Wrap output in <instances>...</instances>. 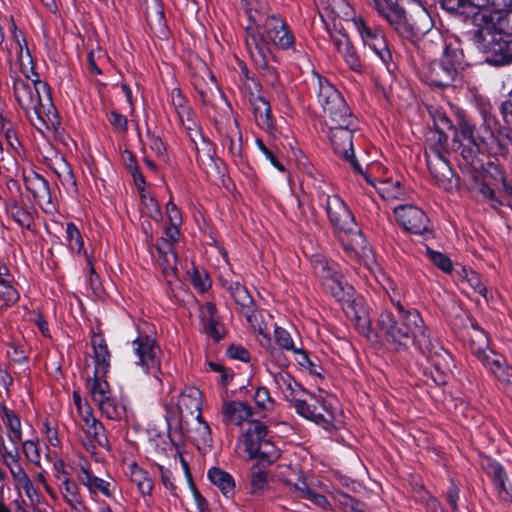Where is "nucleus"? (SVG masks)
Here are the masks:
<instances>
[{
  "mask_svg": "<svg viewBox=\"0 0 512 512\" xmlns=\"http://www.w3.org/2000/svg\"><path fill=\"white\" fill-rule=\"evenodd\" d=\"M332 43L335 49L341 54L347 65L354 71L360 72L362 64L349 37L344 33L332 35Z\"/></svg>",
  "mask_w": 512,
  "mask_h": 512,
  "instance_id": "obj_28",
  "label": "nucleus"
},
{
  "mask_svg": "<svg viewBox=\"0 0 512 512\" xmlns=\"http://www.w3.org/2000/svg\"><path fill=\"white\" fill-rule=\"evenodd\" d=\"M250 29L257 36H262L263 40L267 42L268 48L269 43H272L279 48L288 49L294 43V36L288 31L285 22L275 15L267 17L263 27L248 26L247 31Z\"/></svg>",
  "mask_w": 512,
  "mask_h": 512,
  "instance_id": "obj_13",
  "label": "nucleus"
},
{
  "mask_svg": "<svg viewBox=\"0 0 512 512\" xmlns=\"http://www.w3.org/2000/svg\"><path fill=\"white\" fill-rule=\"evenodd\" d=\"M486 369L512 393V366L506 364L502 355H492Z\"/></svg>",
  "mask_w": 512,
  "mask_h": 512,
  "instance_id": "obj_34",
  "label": "nucleus"
},
{
  "mask_svg": "<svg viewBox=\"0 0 512 512\" xmlns=\"http://www.w3.org/2000/svg\"><path fill=\"white\" fill-rule=\"evenodd\" d=\"M222 286L229 292L239 311L243 314L254 307V301L247 288L238 281L220 279Z\"/></svg>",
  "mask_w": 512,
  "mask_h": 512,
  "instance_id": "obj_30",
  "label": "nucleus"
},
{
  "mask_svg": "<svg viewBox=\"0 0 512 512\" xmlns=\"http://www.w3.org/2000/svg\"><path fill=\"white\" fill-rule=\"evenodd\" d=\"M60 492L65 502L76 512H83L85 505L82 501V497L79 494L78 485L66 478L59 486Z\"/></svg>",
  "mask_w": 512,
  "mask_h": 512,
  "instance_id": "obj_40",
  "label": "nucleus"
},
{
  "mask_svg": "<svg viewBox=\"0 0 512 512\" xmlns=\"http://www.w3.org/2000/svg\"><path fill=\"white\" fill-rule=\"evenodd\" d=\"M427 255L432 263L443 272L450 273L452 271V262L445 254L427 249Z\"/></svg>",
  "mask_w": 512,
  "mask_h": 512,
  "instance_id": "obj_54",
  "label": "nucleus"
},
{
  "mask_svg": "<svg viewBox=\"0 0 512 512\" xmlns=\"http://www.w3.org/2000/svg\"><path fill=\"white\" fill-rule=\"evenodd\" d=\"M282 480L289 488V491L296 498L304 499L309 495L308 487L303 473L297 468H289L287 474H281Z\"/></svg>",
  "mask_w": 512,
  "mask_h": 512,
  "instance_id": "obj_35",
  "label": "nucleus"
},
{
  "mask_svg": "<svg viewBox=\"0 0 512 512\" xmlns=\"http://www.w3.org/2000/svg\"><path fill=\"white\" fill-rule=\"evenodd\" d=\"M26 187L38 202L48 200L50 197L48 182L39 175L26 179Z\"/></svg>",
  "mask_w": 512,
  "mask_h": 512,
  "instance_id": "obj_46",
  "label": "nucleus"
},
{
  "mask_svg": "<svg viewBox=\"0 0 512 512\" xmlns=\"http://www.w3.org/2000/svg\"><path fill=\"white\" fill-rule=\"evenodd\" d=\"M264 463L259 461L250 468L249 486L254 495L263 494L269 487V475Z\"/></svg>",
  "mask_w": 512,
  "mask_h": 512,
  "instance_id": "obj_37",
  "label": "nucleus"
},
{
  "mask_svg": "<svg viewBox=\"0 0 512 512\" xmlns=\"http://www.w3.org/2000/svg\"><path fill=\"white\" fill-rule=\"evenodd\" d=\"M354 23L364 45L368 46L389 68L392 55L383 31L380 28L368 26L363 19H357Z\"/></svg>",
  "mask_w": 512,
  "mask_h": 512,
  "instance_id": "obj_15",
  "label": "nucleus"
},
{
  "mask_svg": "<svg viewBox=\"0 0 512 512\" xmlns=\"http://www.w3.org/2000/svg\"><path fill=\"white\" fill-rule=\"evenodd\" d=\"M10 28H11L12 38L19 48V52H18L19 62H21L23 64L24 49L25 50L28 49L26 40L23 37L22 32L20 30H18V28L12 18H11V27Z\"/></svg>",
  "mask_w": 512,
  "mask_h": 512,
  "instance_id": "obj_58",
  "label": "nucleus"
},
{
  "mask_svg": "<svg viewBox=\"0 0 512 512\" xmlns=\"http://www.w3.org/2000/svg\"><path fill=\"white\" fill-rule=\"evenodd\" d=\"M290 403L300 416L317 424L327 427L333 422V413L315 395L307 391L305 396H296Z\"/></svg>",
  "mask_w": 512,
  "mask_h": 512,
  "instance_id": "obj_12",
  "label": "nucleus"
},
{
  "mask_svg": "<svg viewBox=\"0 0 512 512\" xmlns=\"http://www.w3.org/2000/svg\"><path fill=\"white\" fill-rule=\"evenodd\" d=\"M274 339L276 344L284 350L292 351L297 346L293 341L291 334L284 328L276 326L274 329Z\"/></svg>",
  "mask_w": 512,
  "mask_h": 512,
  "instance_id": "obj_53",
  "label": "nucleus"
},
{
  "mask_svg": "<svg viewBox=\"0 0 512 512\" xmlns=\"http://www.w3.org/2000/svg\"><path fill=\"white\" fill-rule=\"evenodd\" d=\"M419 351L425 355L435 369L441 373L446 374L451 370L452 357L443 349L436 341L432 340L429 336V342L424 343L418 347Z\"/></svg>",
  "mask_w": 512,
  "mask_h": 512,
  "instance_id": "obj_22",
  "label": "nucleus"
},
{
  "mask_svg": "<svg viewBox=\"0 0 512 512\" xmlns=\"http://www.w3.org/2000/svg\"><path fill=\"white\" fill-rule=\"evenodd\" d=\"M2 421L8 429V438L13 446H18L22 438L20 419L5 406L2 407Z\"/></svg>",
  "mask_w": 512,
  "mask_h": 512,
  "instance_id": "obj_43",
  "label": "nucleus"
},
{
  "mask_svg": "<svg viewBox=\"0 0 512 512\" xmlns=\"http://www.w3.org/2000/svg\"><path fill=\"white\" fill-rule=\"evenodd\" d=\"M343 309L346 315L353 321H355L358 329L362 333H368L370 330L371 319L366 307L363 305V301L360 298L350 300L347 298L344 301Z\"/></svg>",
  "mask_w": 512,
  "mask_h": 512,
  "instance_id": "obj_29",
  "label": "nucleus"
},
{
  "mask_svg": "<svg viewBox=\"0 0 512 512\" xmlns=\"http://www.w3.org/2000/svg\"><path fill=\"white\" fill-rule=\"evenodd\" d=\"M186 129L190 131L189 136L195 145L197 160L199 162H205L206 160L212 161L214 154L212 144L203 137L201 132L196 128V125L193 127L189 124L186 126Z\"/></svg>",
  "mask_w": 512,
  "mask_h": 512,
  "instance_id": "obj_38",
  "label": "nucleus"
},
{
  "mask_svg": "<svg viewBox=\"0 0 512 512\" xmlns=\"http://www.w3.org/2000/svg\"><path fill=\"white\" fill-rule=\"evenodd\" d=\"M246 47L255 64L263 70L262 76L264 81L272 87H275L278 83V75L276 71L267 64V57L269 55L267 42L263 40L262 36H257L250 29L248 30V37H246Z\"/></svg>",
  "mask_w": 512,
  "mask_h": 512,
  "instance_id": "obj_14",
  "label": "nucleus"
},
{
  "mask_svg": "<svg viewBox=\"0 0 512 512\" xmlns=\"http://www.w3.org/2000/svg\"><path fill=\"white\" fill-rule=\"evenodd\" d=\"M272 357L277 361L279 366L271 362L266 365V370L272 379L274 392L288 402L295 399L296 396H305L306 390L284 368L287 364L285 356L273 349Z\"/></svg>",
  "mask_w": 512,
  "mask_h": 512,
  "instance_id": "obj_10",
  "label": "nucleus"
},
{
  "mask_svg": "<svg viewBox=\"0 0 512 512\" xmlns=\"http://www.w3.org/2000/svg\"><path fill=\"white\" fill-rule=\"evenodd\" d=\"M326 211L330 222L339 231L343 232L354 230V217L339 196H326Z\"/></svg>",
  "mask_w": 512,
  "mask_h": 512,
  "instance_id": "obj_19",
  "label": "nucleus"
},
{
  "mask_svg": "<svg viewBox=\"0 0 512 512\" xmlns=\"http://www.w3.org/2000/svg\"><path fill=\"white\" fill-rule=\"evenodd\" d=\"M458 275L461 280L467 282L476 293L487 299V288L483 283L481 276L477 272L462 267L458 271Z\"/></svg>",
  "mask_w": 512,
  "mask_h": 512,
  "instance_id": "obj_48",
  "label": "nucleus"
},
{
  "mask_svg": "<svg viewBox=\"0 0 512 512\" xmlns=\"http://www.w3.org/2000/svg\"><path fill=\"white\" fill-rule=\"evenodd\" d=\"M453 139L463 147L462 155L466 159H472L479 151L478 144L473 136V127L465 120H459L457 127L453 126Z\"/></svg>",
  "mask_w": 512,
  "mask_h": 512,
  "instance_id": "obj_24",
  "label": "nucleus"
},
{
  "mask_svg": "<svg viewBox=\"0 0 512 512\" xmlns=\"http://www.w3.org/2000/svg\"><path fill=\"white\" fill-rule=\"evenodd\" d=\"M14 481L24 490L26 496L32 503L40 502L38 490L35 488L26 472L21 474V476L16 477Z\"/></svg>",
  "mask_w": 512,
  "mask_h": 512,
  "instance_id": "obj_51",
  "label": "nucleus"
},
{
  "mask_svg": "<svg viewBox=\"0 0 512 512\" xmlns=\"http://www.w3.org/2000/svg\"><path fill=\"white\" fill-rule=\"evenodd\" d=\"M291 352L294 353L296 362L302 368L308 370L310 373L318 374L316 365L312 362V360L308 357L307 353L302 348L296 347Z\"/></svg>",
  "mask_w": 512,
  "mask_h": 512,
  "instance_id": "obj_57",
  "label": "nucleus"
},
{
  "mask_svg": "<svg viewBox=\"0 0 512 512\" xmlns=\"http://www.w3.org/2000/svg\"><path fill=\"white\" fill-rule=\"evenodd\" d=\"M19 299V293L14 287V277L8 267L0 262V302L11 306Z\"/></svg>",
  "mask_w": 512,
  "mask_h": 512,
  "instance_id": "obj_33",
  "label": "nucleus"
},
{
  "mask_svg": "<svg viewBox=\"0 0 512 512\" xmlns=\"http://www.w3.org/2000/svg\"><path fill=\"white\" fill-rule=\"evenodd\" d=\"M176 426L180 429L181 433L193 441L198 448L210 447L212 442L211 430L201 414L192 417L189 422H183Z\"/></svg>",
  "mask_w": 512,
  "mask_h": 512,
  "instance_id": "obj_20",
  "label": "nucleus"
},
{
  "mask_svg": "<svg viewBox=\"0 0 512 512\" xmlns=\"http://www.w3.org/2000/svg\"><path fill=\"white\" fill-rule=\"evenodd\" d=\"M66 240L71 250L80 253L83 249V239L78 228L70 222L66 226Z\"/></svg>",
  "mask_w": 512,
  "mask_h": 512,
  "instance_id": "obj_52",
  "label": "nucleus"
},
{
  "mask_svg": "<svg viewBox=\"0 0 512 512\" xmlns=\"http://www.w3.org/2000/svg\"><path fill=\"white\" fill-rule=\"evenodd\" d=\"M495 25L490 22L478 35V40L492 51V63L506 65L512 62V10L496 15Z\"/></svg>",
  "mask_w": 512,
  "mask_h": 512,
  "instance_id": "obj_5",
  "label": "nucleus"
},
{
  "mask_svg": "<svg viewBox=\"0 0 512 512\" xmlns=\"http://www.w3.org/2000/svg\"><path fill=\"white\" fill-rule=\"evenodd\" d=\"M223 420L226 424L241 425L252 415V408L242 401H226L222 405Z\"/></svg>",
  "mask_w": 512,
  "mask_h": 512,
  "instance_id": "obj_27",
  "label": "nucleus"
},
{
  "mask_svg": "<svg viewBox=\"0 0 512 512\" xmlns=\"http://www.w3.org/2000/svg\"><path fill=\"white\" fill-rule=\"evenodd\" d=\"M369 3L398 33L406 29L405 11L393 0H370Z\"/></svg>",
  "mask_w": 512,
  "mask_h": 512,
  "instance_id": "obj_21",
  "label": "nucleus"
},
{
  "mask_svg": "<svg viewBox=\"0 0 512 512\" xmlns=\"http://www.w3.org/2000/svg\"><path fill=\"white\" fill-rule=\"evenodd\" d=\"M482 465L487 474L493 479L495 486L497 487L499 497L503 501L511 502L512 488L508 482L507 474L502 465L491 459H487Z\"/></svg>",
  "mask_w": 512,
  "mask_h": 512,
  "instance_id": "obj_23",
  "label": "nucleus"
},
{
  "mask_svg": "<svg viewBox=\"0 0 512 512\" xmlns=\"http://www.w3.org/2000/svg\"><path fill=\"white\" fill-rule=\"evenodd\" d=\"M341 241L344 249L355 257H363L370 252L364 235L356 226L352 231H343Z\"/></svg>",
  "mask_w": 512,
  "mask_h": 512,
  "instance_id": "obj_32",
  "label": "nucleus"
},
{
  "mask_svg": "<svg viewBox=\"0 0 512 512\" xmlns=\"http://www.w3.org/2000/svg\"><path fill=\"white\" fill-rule=\"evenodd\" d=\"M23 453L31 463L37 466L40 465V452L38 445L34 441L27 440L23 443Z\"/></svg>",
  "mask_w": 512,
  "mask_h": 512,
  "instance_id": "obj_59",
  "label": "nucleus"
},
{
  "mask_svg": "<svg viewBox=\"0 0 512 512\" xmlns=\"http://www.w3.org/2000/svg\"><path fill=\"white\" fill-rule=\"evenodd\" d=\"M171 104L175 109V112L180 122L186 127L187 125L195 126L194 121L191 118V111L187 105V100L179 89H173L170 94Z\"/></svg>",
  "mask_w": 512,
  "mask_h": 512,
  "instance_id": "obj_42",
  "label": "nucleus"
},
{
  "mask_svg": "<svg viewBox=\"0 0 512 512\" xmlns=\"http://www.w3.org/2000/svg\"><path fill=\"white\" fill-rule=\"evenodd\" d=\"M208 478L221 490L224 496L229 498L233 495L235 482L229 473L221 470L220 468L213 467L208 471Z\"/></svg>",
  "mask_w": 512,
  "mask_h": 512,
  "instance_id": "obj_41",
  "label": "nucleus"
},
{
  "mask_svg": "<svg viewBox=\"0 0 512 512\" xmlns=\"http://www.w3.org/2000/svg\"><path fill=\"white\" fill-rule=\"evenodd\" d=\"M243 315L257 334V339L260 345L266 349L272 348V342L264 314L253 307L250 308L249 311L244 312Z\"/></svg>",
  "mask_w": 512,
  "mask_h": 512,
  "instance_id": "obj_31",
  "label": "nucleus"
},
{
  "mask_svg": "<svg viewBox=\"0 0 512 512\" xmlns=\"http://www.w3.org/2000/svg\"><path fill=\"white\" fill-rule=\"evenodd\" d=\"M14 95L26 116L38 130H57L60 119L53 105L46 82L32 79V82L16 78L13 83Z\"/></svg>",
  "mask_w": 512,
  "mask_h": 512,
  "instance_id": "obj_3",
  "label": "nucleus"
},
{
  "mask_svg": "<svg viewBox=\"0 0 512 512\" xmlns=\"http://www.w3.org/2000/svg\"><path fill=\"white\" fill-rule=\"evenodd\" d=\"M224 145L228 147L229 152L233 156H239L241 154V133L237 126L231 130V133L224 140Z\"/></svg>",
  "mask_w": 512,
  "mask_h": 512,
  "instance_id": "obj_55",
  "label": "nucleus"
},
{
  "mask_svg": "<svg viewBox=\"0 0 512 512\" xmlns=\"http://www.w3.org/2000/svg\"><path fill=\"white\" fill-rule=\"evenodd\" d=\"M203 323L206 326L207 333L215 340H219L222 337V329L217 317H210L203 321Z\"/></svg>",
  "mask_w": 512,
  "mask_h": 512,
  "instance_id": "obj_64",
  "label": "nucleus"
},
{
  "mask_svg": "<svg viewBox=\"0 0 512 512\" xmlns=\"http://www.w3.org/2000/svg\"><path fill=\"white\" fill-rule=\"evenodd\" d=\"M80 481L87 487L90 493L95 494L98 491L106 497H112L111 484L104 479L92 475L88 470L82 469Z\"/></svg>",
  "mask_w": 512,
  "mask_h": 512,
  "instance_id": "obj_45",
  "label": "nucleus"
},
{
  "mask_svg": "<svg viewBox=\"0 0 512 512\" xmlns=\"http://www.w3.org/2000/svg\"><path fill=\"white\" fill-rule=\"evenodd\" d=\"M388 290L389 298L392 304L397 308L398 317L389 310H383L377 321L378 328L385 334L387 340L405 350L410 345L419 347L429 342V332L422 316L416 309H406L396 295V287L391 282Z\"/></svg>",
  "mask_w": 512,
  "mask_h": 512,
  "instance_id": "obj_2",
  "label": "nucleus"
},
{
  "mask_svg": "<svg viewBox=\"0 0 512 512\" xmlns=\"http://www.w3.org/2000/svg\"><path fill=\"white\" fill-rule=\"evenodd\" d=\"M179 225L180 224L170 223V225L165 228L164 237L158 240L156 244V250L159 254L158 262L166 276H174L176 273L177 257L172 246L179 239Z\"/></svg>",
  "mask_w": 512,
  "mask_h": 512,
  "instance_id": "obj_16",
  "label": "nucleus"
},
{
  "mask_svg": "<svg viewBox=\"0 0 512 512\" xmlns=\"http://www.w3.org/2000/svg\"><path fill=\"white\" fill-rule=\"evenodd\" d=\"M12 217L13 219L22 227L29 228L32 225L33 219L30 215V213L26 210H24L21 207H14L12 209Z\"/></svg>",
  "mask_w": 512,
  "mask_h": 512,
  "instance_id": "obj_61",
  "label": "nucleus"
},
{
  "mask_svg": "<svg viewBox=\"0 0 512 512\" xmlns=\"http://www.w3.org/2000/svg\"><path fill=\"white\" fill-rule=\"evenodd\" d=\"M399 224L414 234L428 232V218L423 210L413 205H402L394 209Z\"/></svg>",
  "mask_w": 512,
  "mask_h": 512,
  "instance_id": "obj_18",
  "label": "nucleus"
},
{
  "mask_svg": "<svg viewBox=\"0 0 512 512\" xmlns=\"http://www.w3.org/2000/svg\"><path fill=\"white\" fill-rule=\"evenodd\" d=\"M129 475L131 481L137 486L139 492L144 495H150L153 490V481L148 472L139 467L136 463L129 465Z\"/></svg>",
  "mask_w": 512,
  "mask_h": 512,
  "instance_id": "obj_44",
  "label": "nucleus"
},
{
  "mask_svg": "<svg viewBox=\"0 0 512 512\" xmlns=\"http://www.w3.org/2000/svg\"><path fill=\"white\" fill-rule=\"evenodd\" d=\"M2 459H3L4 464L9 469L10 474L13 479H15L16 477L21 476V474L25 473L24 469L22 468V466L19 462L20 456L18 453L17 446H14L13 449H8L7 447H4Z\"/></svg>",
  "mask_w": 512,
  "mask_h": 512,
  "instance_id": "obj_47",
  "label": "nucleus"
},
{
  "mask_svg": "<svg viewBox=\"0 0 512 512\" xmlns=\"http://www.w3.org/2000/svg\"><path fill=\"white\" fill-rule=\"evenodd\" d=\"M267 427L258 421H253L238 440L237 449H243L249 459H257L266 465H271L280 456V450L267 438Z\"/></svg>",
  "mask_w": 512,
  "mask_h": 512,
  "instance_id": "obj_6",
  "label": "nucleus"
},
{
  "mask_svg": "<svg viewBox=\"0 0 512 512\" xmlns=\"http://www.w3.org/2000/svg\"><path fill=\"white\" fill-rule=\"evenodd\" d=\"M155 328L149 323H143L138 328V336L131 343L132 350L137 358L136 364L141 366L146 374L154 376L160 381V348L155 340Z\"/></svg>",
  "mask_w": 512,
  "mask_h": 512,
  "instance_id": "obj_8",
  "label": "nucleus"
},
{
  "mask_svg": "<svg viewBox=\"0 0 512 512\" xmlns=\"http://www.w3.org/2000/svg\"><path fill=\"white\" fill-rule=\"evenodd\" d=\"M254 400L257 406L263 409H269L273 406V399L270 395L269 390L266 387L257 388L254 395Z\"/></svg>",
  "mask_w": 512,
  "mask_h": 512,
  "instance_id": "obj_60",
  "label": "nucleus"
},
{
  "mask_svg": "<svg viewBox=\"0 0 512 512\" xmlns=\"http://www.w3.org/2000/svg\"><path fill=\"white\" fill-rule=\"evenodd\" d=\"M97 406L101 414L111 420H120L125 414V408L112 396Z\"/></svg>",
  "mask_w": 512,
  "mask_h": 512,
  "instance_id": "obj_49",
  "label": "nucleus"
},
{
  "mask_svg": "<svg viewBox=\"0 0 512 512\" xmlns=\"http://www.w3.org/2000/svg\"><path fill=\"white\" fill-rule=\"evenodd\" d=\"M91 344L95 356V370L96 374H107L110 367V353L105 340L100 335H94L91 339Z\"/></svg>",
  "mask_w": 512,
  "mask_h": 512,
  "instance_id": "obj_36",
  "label": "nucleus"
},
{
  "mask_svg": "<svg viewBox=\"0 0 512 512\" xmlns=\"http://www.w3.org/2000/svg\"><path fill=\"white\" fill-rule=\"evenodd\" d=\"M83 428L86 434L91 436L99 446L109 449V441L105 435V428L99 420L96 419Z\"/></svg>",
  "mask_w": 512,
  "mask_h": 512,
  "instance_id": "obj_50",
  "label": "nucleus"
},
{
  "mask_svg": "<svg viewBox=\"0 0 512 512\" xmlns=\"http://www.w3.org/2000/svg\"><path fill=\"white\" fill-rule=\"evenodd\" d=\"M202 393L195 387H187L179 396L177 409L179 418L168 417L169 425L173 421L175 425L183 422H189L192 417L201 414Z\"/></svg>",
  "mask_w": 512,
  "mask_h": 512,
  "instance_id": "obj_17",
  "label": "nucleus"
},
{
  "mask_svg": "<svg viewBox=\"0 0 512 512\" xmlns=\"http://www.w3.org/2000/svg\"><path fill=\"white\" fill-rule=\"evenodd\" d=\"M462 63V53L445 47L441 57L423 67L422 78L431 86L447 87L455 80Z\"/></svg>",
  "mask_w": 512,
  "mask_h": 512,
  "instance_id": "obj_9",
  "label": "nucleus"
},
{
  "mask_svg": "<svg viewBox=\"0 0 512 512\" xmlns=\"http://www.w3.org/2000/svg\"><path fill=\"white\" fill-rule=\"evenodd\" d=\"M148 147L159 157H164L166 152V147L163 141L156 135L147 133V142Z\"/></svg>",
  "mask_w": 512,
  "mask_h": 512,
  "instance_id": "obj_62",
  "label": "nucleus"
},
{
  "mask_svg": "<svg viewBox=\"0 0 512 512\" xmlns=\"http://www.w3.org/2000/svg\"><path fill=\"white\" fill-rule=\"evenodd\" d=\"M469 348L485 368L489 365L492 355H499L489 347L487 335L474 326L470 334Z\"/></svg>",
  "mask_w": 512,
  "mask_h": 512,
  "instance_id": "obj_25",
  "label": "nucleus"
},
{
  "mask_svg": "<svg viewBox=\"0 0 512 512\" xmlns=\"http://www.w3.org/2000/svg\"><path fill=\"white\" fill-rule=\"evenodd\" d=\"M443 6L451 11L465 7L477 9V12L474 13V23L478 28L474 32L473 41L479 50L490 54V61L492 62V51L478 40L477 35L482 29L488 26L490 22L494 25L496 24V15H505L506 12H502V8H504L503 4L498 2V0H443Z\"/></svg>",
  "mask_w": 512,
  "mask_h": 512,
  "instance_id": "obj_7",
  "label": "nucleus"
},
{
  "mask_svg": "<svg viewBox=\"0 0 512 512\" xmlns=\"http://www.w3.org/2000/svg\"><path fill=\"white\" fill-rule=\"evenodd\" d=\"M379 190L381 192L385 193L386 195H384V197H387V198H398L402 194L399 181L383 182L382 187H380Z\"/></svg>",
  "mask_w": 512,
  "mask_h": 512,
  "instance_id": "obj_63",
  "label": "nucleus"
},
{
  "mask_svg": "<svg viewBox=\"0 0 512 512\" xmlns=\"http://www.w3.org/2000/svg\"><path fill=\"white\" fill-rule=\"evenodd\" d=\"M105 375L106 374H96L94 372V376L87 379L86 387L96 405L111 397L110 386L108 382L103 379Z\"/></svg>",
  "mask_w": 512,
  "mask_h": 512,
  "instance_id": "obj_39",
  "label": "nucleus"
},
{
  "mask_svg": "<svg viewBox=\"0 0 512 512\" xmlns=\"http://www.w3.org/2000/svg\"><path fill=\"white\" fill-rule=\"evenodd\" d=\"M428 111L436 128L432 132L433 143L429 144L430 153H427V166L436 183L448 190L453 187V171L443 157L444 145L447 142V132L453 130L451 120L441 107L429 106Z\"/></svg>",
  "mask_w": 512,
  "mask_h": 512,
  "instance_id": "obj_4",
  "label": "nucleus"
},
{
  "mask_svg": "<svg viewBox=\"0 0 512 512\" xmlns=\"http://www.w3.org/2000/svg\"><path fill=\"white\" fill-rule=\"evenodd\" d=\"M337 500L346 512H365L364 504L347 494H339Z\"/></svg>",
  "mask_w": 512,
  "mask_h": 512,
  "instance_id": "obj_56",
  "label": "nucleus"
},
{
  "mask_svg": "<svg viewBox=\"0 0 512 512\" xmlns=\"http://www.w3.org/2000/svg\"><path fill=\"white\" fill-rule=\"evenodd\" d=\"M252 110L255 118V122L267 132L269 135L276 136V128L271 115V108L269 102L263 97L256 96L251 100Z\"/></svg>",
  "mask_w": 512,
  "mask_h": 512,
  "instance_id": "obj_26",
  "label": "nucleus"
},
{
  "mask_svg": "<svg viewBox=\"0 0 512 512\" xmlns=\"http://www.w3.org/2000/svg\"><path fill=\"white\" fill-rule=\"evenodd\" d=\"M312 265L315 274L323 281L324 286L332 296L340 302H344L353 293V287L349 285L343 275L337 271V265L329 262L320 255L314 256Z\"/></svg>",
  "mask_w": 512,
  "mask_h": 512,
  "instance_id": "obj_11",
  "label": "nucleus"
},
{
  "mask_svg": "<svg viewBox=\"0 0 512 512\" xmlns=\"http://www.w3.org/2000/svg\"><path fill=\"white\" fill-rule=\"evenodd\" d=\"M317 98L328 118V138L334 152L349 162L356 172L363 174L353 150V132L357 129L356 117L341 93L327 79L318 77Z\"/></svg>",
  "mask_w": 512,
  "mask_h": 512,
  "instance_id": "obj_1",
  "label": "nucleus"
}]
</instances>
